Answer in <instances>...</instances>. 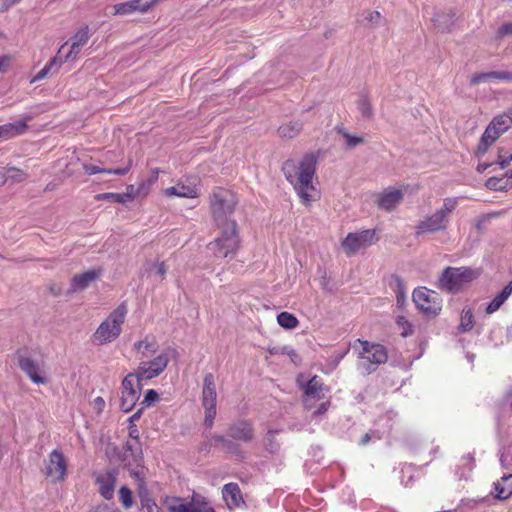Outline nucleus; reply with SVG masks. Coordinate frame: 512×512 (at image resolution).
<instances>
[{
	"label": "nucleus",
	"instance_id": "13d9d810",
	"mask_svg": "<svg viewBox=\"0 0 512 512\" xmlns=\"http://www.w3.org/2000/svg\"><path fill=\"white\" fill-rule=\"evenodd\" d=\"M83 170L87 175H95L97 173H105L106 169L95 164H84Z\"/></svg>",
	"mask_w": 512,
	"mask_h": 512
},
{
	"label": "nucleus",
	"instance_id": "5701e85b",
	"mask_svg": "<svg viewBox=\"0 0 512 512\" xmlns=\"http://www.w3.org/2000/svg\"><path fill=\"white\" fill-rule=\"evenodd\" d=\"M222 496L230 509L239 507L244 503L240 487L237 483L225 484L222 488Z\"/></svg>",
	"mask_w": 512,
	"mask_h": 512
},
{
	"label": "nucleus",
	"instance_id": "393cba45",
	"mask_svg": "<svg viewBox=\"0 0 512 512\" xmlns=\"http://www.w3.org/2000/svg\"><path fill=\"white\" fill-rule=\"evenodd\" d=\"M137 492L143 512H162L155 500L150 496L146 481L140 479V483L137 484Z\"/></svg>",
	"mask_w": 512,
	"mask_h": 512
},
{
	"label": "nucleus",
	"instance_id": "f3484780",
	"mask_svg": "<svg viewBox=\"0 0 512 512\" xmlns=\"http://www.w3.org/2000/svg\"><path fill=\"white\" fill-rule=\"evenodd\" d=\"M165 504L169 512H200L203 496L194 494L188 503L180 497H167Z\"/></svg>",
	"mask_w": 512,
	"mask_h": 512
},
{
	"label": "nucleus",
	"instance_id": "cd10ccee",
	"mask_svg": "<svg viewBox=\"0 0 512 512\" xmlns=\"http://www.w3.org/2000/svg\"><path fill=\"white\" fill-rule=\"evenodd\" d=\"M27 130V121L19 120L9 122L0 126V139L8 140L16 136L22 135Z\"/></svg>",
	"mask_w": 512,
	"mask_h": 512
},
{
	"label": "nucleus",
	"instance_id": "8fccbe9b",
	"mask_svg": "<svg viewBox=\"0 0 512 512\" xmlns=\"http://www.w3.org/2000/svg\"><path fill=\"white\" fill-rule=\"evenodd\" d=\"M512 161V153L507 151L505 148L498 149V160L497 164L501 169H505Z\"/></svg>",
	"mask_w": 512,
	"mask_h": 512
},
{
	"label": "nucleus",
	"instance_id": "bf43d9fd",
	"mask_svg": "<svg viewBox=\"0 0 512 512\" xmlns=\"http://www.w3.org/2000/svg\"><path fill=\"white\" fill-rule=\"evenodd\" d=\"M103 199H112L115 202L118 203H124L126 201V198L129 197L126 194H120V193H105L101 195Z\"/></svg>",
	"mask_w": 512,
	"mask_h": 512
},
{
	"label": "nucleus",
	"instance_id": "3c124183",
	"mask_svg": "<svg viewBox=\"0 0 512 512\" xmlns=\"http://www.w3.org/2000/svg\"><path fill=\"white\" fill-rule=\"evenodd\" d=\"M396 324L402 328L401 336L407 337L412 334L413 329L410 322L404 316H398L396 319Z\"/></svg>",
	"mask_w": 512,
	"mask_h": 512
},
{
	"label": "nucleus",
	"instance_id": "79ce46f5",
	"mask_svg": "<svg viewBox=\"0 0 512 512\" xmlns=\"http://www.w3.org/2000/svg\"><path fill=\"white\" fill-rule=\"evenodd\" d=\"M474 326V316L471 309H463L459 324L460 332H468Z\"/></svg>",
	"mask_w": 512,
	"mask_h": 512
},
{
	"label": "nucleus",
	"instance_id": "9d476101",
	"mask_svg": "<svg viewBox=\"0 0 512 512\" xmlns=\"http://www.w3.org/2000/svg\"><path fill=\"white\" fill-rule=\"evenodd\" d=\"M143 380L138 379V376L134 373H128L122 380L120 386V408L124 412H130L141 395Z\"/></svg>",
	"mask_w": 512,
	"mask_h": 512
},
{
	"label": "nucleus",
	"instance_id": "f704fd0d",
	"mask_svg": "<svg viewBox=\"0 0 512 512\" xmlns=\"http://www.w3.org/2000/svg\"><path fill=\"white\" fill-rule=\"evenodd\" d=\"M454 13L438 12L433 17L435 27L441 32H448L454 25Z\"/></svg>",
	"mask_w": 512,
	"mask_h": 512
},
{
	"label": "nucleus",
	"instance_id": "6ab92c4d",
	"mask_svg": "<svg viewBox=\"0 0 512 512\" xmlns=\"http://www.w3.org/2000/svg\"><path fill=\"white\" fill-rule=\"evenodd\" d=\"M402 199L403 193L400 189L388 188L377 195L376 203L380 209L392 211L400 204Z\"/></svg>",
	"mask_w": 512,
	"mask_h": 512
},
{
	"label": "nucleus",
	"instance_id": "e433bc0d",
	"mask_svg": "<svg viewBox=\"0 0 512 512\" xmlns=\"http://www.w3.org/2000/svg\"><path fill=\"white\" fill-rule=\"evenodd\" d=\"M303 124L300 121H290L281 125L278 132L281 137L292 139L296 137L302 130Z\"/></svg>",
	"mask_w": 512,
	"mask_h": 512
},
{
	"label": "nucleus",
	"instance_id": "9b49d317",
	"mask_svg": "<svg viewBox=\"0 0 512 512\" xmlns=\"http://www.w3.org/2000/svg\"><path fill=\"white\" fill-rule=\"evenodd\" d=\"M413 302L426 316H437L442 310V299L440 295L426 287H420L413 291Z\"/></svg>",
	"mask_w": 512,
	"mask_h": 512
},
{
	"label": "nucleus",
	"instance_id": "a18cd8bd",
	"mask_svg": "<svg viewBox=\"0 0 512 512\" xmlns=\"http://www.w3.org/2000/svg\"><path fill=\"white\" fill-rule=\"evenodd\" d=\"M119 500L125 509L133 506L132 492L127 486H122L119 490Z\"/></svg>",
	"mask_w": 512,
	"mask_h": 512
},
{
	"label": "nucleus",
	"instance_id": "49530a36",
	"mask_svg": "<svg viewBox=\"0 0 512 512\" xmlns=\"http://www.w3.org/2000/svg\"><path fill=\"white\" fill-rule=\"evenodd\" d=\"M389 287L392 289L395 295L406 293L405 284L402 278L397 274L391 275L389 280Z\"/></svg>",
	"mask_w": 512,
	"mask_h": 512
},
{
	"label": "nucleus",
	"instance_id": "f03ea898",
	"mask_svg": "<svg viewBox=\"0 0 512 512\" xmlns=\"http://www.w3.org/2000/svg\"><path fill=\"white\" fill-rule=\"evenodd\" d=\"M481 273L482 270L480 268L448 266L442 271L437 286L442 291L457 294L466 285L478 279Z\"/></svg>",
	"mask_w": 512,
	"mask_h": 512
},
{
	"label": "nucleus",
	"instance_id": "0eeeda50",
	"mask_svg": "<svg viewBox=\"0 0 512 512\" xmlns=\"http://www.w3.org/2000/svg\"><path fill=\"white\" fill-rule=\"evenodd\" d=\"M121 460L128 469L130 476L140 483L145 481L147 469L143 465V453L140 441H126L123 446Z\"/></svg>",
	"mask_w": 512,
	"mask_h": 512
},
{
	"label": "nucleus",
	"instance_id": "423d86ee",
	"mask_svg": "<svg viewBox=\"0 0 512 512\" xmlns=\"http://www.w3.org/2000/svg\"><path fill=\"white\" fill-rule=\"evenodd\" d=\"M361 346L358 353L357 369L361 374L369 375L375 372L379 365L384 364L388 359L386 348L378 343H371L367 340H357Z\"/></svg>",
	"mask_w": 512,
	"mask_h": 512
},
{
	"label": "nucleus",
	"instance_id": "de8ad7c7",
	"mask_svg": "<svg viewBox=\"0 0 512 512\" xmlns=\"http://www.w3.org/2000/svg\"><path fill=\"white\" fill-rule=\"evenodd\" d=\"M278 432V430H269L264 438L265 447L271 453H275L279 449V444L274 440Z\"/></svg>",
	"mask_w": 512,
	"mask_h": 512
},
{
	"label": "nucleus",
	"instance_id": "a19ab883",
	"mask_svg": "<svg viewBox=\"0 0 512 512\" xmlns=\"http://www.w3.org/2000/svg\"><path fill=\"white\" fill-rule=\"evenodd\" d=\"M278 324L285 329H294L298 326V319L289 312H281L277 315Z\"/></svg>",
	"mask_w": 512,
	"mask_h": 512
},
{
	"label": "nucleus",
	"instance_id": "338daca9",
	"mask_svg": "<svg viewBox=\"0 0 512 512\" xmlns=\"http://www.w3.org/2000/svg\"><path fill=\"white\" fill-rule=\"evenodd\" d=\"M200 512H215V509L211 507L207 499L203 496V504L200 506Z\"/></svg>",
	"mask_w": 512,
	"mask_h": 512
},
{
	"label": "nucleus",
	"instance_id": "4c0bfd02",
	"mask_svg": "<svg viewBox=\"0 0 512 512\" xmlns=\"http://www.w3.org/2000/svg\"><path fill=\"white\" fill-rule=\"evenodd\" d=\"M503 71H490V72H481L474 74L471 79V85H477L480 83L490 82L492 80H503Z\"/></svg>",
	"mask_w": 512,
	"mask_h": 512
},
{
	"label": "nucleus",
	"instance_id": "aec40b11",
	"mask_svg": "<svg viewBox=\"0 0 512 512\" xmlns=\"http://www.w3.org/2000/svg\"><path fill=\"white\" fill-rule=\"evenodd\" d=\"M216 385L212 373H207L203 380L202 405L204 409H216Z\"/></svg>",
	"mask_w": 512,
	"mask_h": 512
},
{
	"label": "nucleus",
	"instance_id": "c03bdc74",
	"mask_svg": "<svg viewBox=\"0 0 512 512\" xmlns=\"http://www.w3.org/2000/svg\"><path fill=\"white\" fill-rule=\"evenodd\" d=\"M148 271L154 273L159 281H162L165 278L167 267L163 261H155L148 263Z\"/></svg>",
	"mask_w": 512,
	"mask_h": 512
},
{
	"label": "nucleus",
	"instance_id": "69168bd1",
	"mask_svg": "<svg viewBox=\"0 0 512 512\" xmlns=\"http://www.w3.org/2000/svg\"><path fill=\"white\" fill-rule=\"evenodd\" d=\"M129 437H130L129 441H135V440L139 441V431L135 424H131L129 426Z\"/></svg>",
	"mask_w": 512,
	"mask_h": 512
},
{
	"label": "nucleus",
	"instance_id": "774afa93",
	"mask_svg": "<svg viewBox=\"0 0 512 512\" xmlns=\"http://www.w3.org/2000/svg\"><path fill=\"white\" fill-rule=\"evenodd\" d=\"M114 509L110 508L108 505H99L95 507L92 512H113Z\"/></svg>",
	"mask_w": 512,
	"mask_h": 512
},
{
	"label": "nucleus",
	"instance_id": "1a4fd4ad",
	"mask_svg": "<svg viewBox=\"0 0 512 512\" xmlns=\"http://www.w3.org/2000/svg\"><path fill=\"white\" fill-rule=\"evenodd\" d=\"M170 362L168 350H162L151 359H143L139 362L134 373L140 380H151L161 375Z\"/></svg>",
	"mask_w": 512,
	"mask_h": 512
},
{
	"label": "nucleus",
	"instance_id": "20e7f679",
	"mask_svg": "<svg viewBox=\"0 0 512 512\" xmlns=\"http://www.w3.org/2000/svg\"><path fill=\"white\" fill-rule=\"evenodd\" d=\"M236 204L237 200L233 192L220 187L214 189L210 196V207L218 227L236 223L235 220L231 219Z\"/></svg>",
	"mask_w": 512,
	"mask_h": 512
},
{
	"label": "nucleus",
	"instance_id": "412c9836",
	"mask_svg": "<svg viewBox=\"0 0 512 512\" xmlns=\"http://www.w3.org/2000/svg\"><path fill=\"white\" fill-rule=\"evenodd\" d=\"M155 0L145 1L143 0H131L128 2H123L119 4H115L113 9V15H129L136 11L146 12L152 6Z\"/></svg>",
	"mask_w": 512,
	"mask_h": 512
},
{
	"label": "nucleus",
	"instance_id": "e2e57ef3",
	"mask_svg": "<svg viewBox=\"0 0 512 512\" xmlns=\"http://www.w3.org/2000/svg\"><path fill=\"white\" fill-rule=\"evenodd\" d=\"M130 169V166H126V167H123V168H116V169H107L105 170V173L106 174H113V175H119V176H124L128 173Z\"/></svg>",
	"mask_w": 512,
	"mask_h": 512
},
{
	"label": "nucleus",
	"instance_id": "09e8293b",
	"mask_svg": "<svg viewBox=\"0 0 512 512\" xmlns=\"http://www.w3.org/2000/svg\"><path fill=\"white\" fill-rule=\"evenodd\" d=\"M358 109L361 115L365 118L373 116V109L367 96H362L358 101Z\"/></svg>",
	"mask_w": 512,
	"mask_h": 512
},
{
	"label": "nucleus",
	"instance_id": "dca6fc26",
	"mask_svg": "<svg viewBox=\"0 0 512 512\" xmlns=\"http://www.w3.org/2000/svg\"><path fill=\"white\" fill-rule=\"evenodd\" d=\"M228 437L235 441L244 443L251 442L255 437V429L251 421L239 419L231 423L228 427Z\"/></svg>",
	"mask_w": 512,
	"mask_h": 512
},
{
	"label": "nucleus",
	"instance_id": "473e14b6",
	"mask_svg": "<svg viewBox=\"0 0 512 512\" xmlns=\"http://www.w3.org/2000/svg\"><path fill=\"white\" fill-rule=\"evenodd\" d=\"M211 439L215 442V444L220 445L227 452L236 455L239 458H243V451L241 450L240 446L233 441L232 438L230 439V437L228 438L223 435H214L211 437Z\"/></svg>",
	"mask_w": 512,
	"mask_h": 512
},
{
	"label": "nucleus",
	"instance_id": "f257e3e1",
	"mask_svg": "<svg viewBox=\"0 0 512 512\" xmlns=\"http://www.w3.org/2000/svg\"><path fill=\"white\" fill-rule=\"evenodd\" d=\"M317 157L313 153L303 156L299 163L287 160L282 167L288 182L294 187L301 202L310 204L319 198V192L313 184Z\"/></svg>",
	"mask_w": 512,
	"mask_h": 512
},
{
	"label": "nucleus",
	"instance_id": "052dcab7",
	"mask_svg": "<svg viewBox=\"0 0 512 512\" xmlns=\"http://www.w3.org/2000/svg\"><path fill=\"white\" fill-rule=\"evenodd\" d=\"M330 407V401H324L320 403V405L313 411L312 416L313 417H319L321 415H324Z\"/></svg>",
	"mask_w": 512,
	"mask_h": 512
},
{
	"label": "nucleus",
	"instance_id": "0e129e2a",
	"mask_svg": "<svg viewBox=\"0 0 512 512\" xmlns=\"http://www.w3.org/2000/svg\"><path fill=\"white\" fill-rule=\"evenodd\" d=\"M348 352H349V348L335 352L332 356L334 365H338L340 363V361L347 355Z\"/></svg>",
	"mask_w": 512,
	"mask_h": 512
},
{
	"label": "nucleus",
	"instance_id": "5fc2aeb1",
	"mask_svg": "<svg viewBox=\"0 0 512 512\" xmlns=\"http://www.w3.org/2000/svg\"><path fill=\"white\" fill-rule=\"evenodd\" d=\"M366 19L371 23L372 26H380L383 23V17L378 11L370 12Z\"/></svg>",
	"mask_w": 512,
	"mask_h": 512
},
{
	"label": "nucleus",
	"instance_id": "ea45409f",
	"mask_svg": "<svg viewBox=\"0 0 512 512\" xmlns=\"http://www.w3.org/2000/svg\"><path fill=\"white\" fill-rule=\"evenodd\" d=\"M485 186L492 191H505L512 186V181L493 176L486 180Z\"/></svg>",
	"mask_w": 512,
	"mask_h": 512
},
{
	"label": "nucleus",
	"instance_id": "ddd939ff",
	"mask_svg": "<svg viewBox=\"0 0 512 512\" xmlns=\"http://www.w3.org/2000/svg\"><path fill=\"white\" fill-rule=\"evenodd\" d=\"M44 473L53 483L65 481L67 477V461L63 453L54 449L48 456L45 463Z\"/></svg>",
	"mask_w": 512,
	"mask_h": 512
},
{
	"label": "nucleus",
	"instance_id": "2f4dec72",
	"mask_svg": "<svg viewBox=\"0 0 512 512\" xmlns=\"http://www.w3.org/2000/svg\"><path fill=\"white\" fill-rule=\"evenodd\" d=\"M168 196H177L184 198H195L198 195L197 188L191 185L177 183L175 186L169 187L165 190Z\"/></svg>",
	"mask_w": 512,
	"mask_h": 512
},
{
	"label": "nucleus",
	"instance_id": "37998d69",
	"mask_svg": "<svg viewBox=\"0 0 512 512\" xmlns=\"http://www.w3.org/2000/svg\"><path fill=\"white\" fill-rule=\"evenodd\" d=\"M338 132L345 139V144H346V146L348 148H354V147L364 143L363 137L350 135L349 132L345 128H343V127L342 128H338Z\"/></svg>",
	"mask_w": 512,
	"mask_h": 512
},
{
	"label": "nucleus",
	"instance_id": "c756f323",
	"mask_svg": "<svg viewBox=\"0 0 512 512\" xmlns=\"http://www.w3.org/2000/svg\"><path fill=\"white\" fill-rule=\"evenodd\" d=\"M494 489L497 499H508L512 495V474L502 476L500 480L494 483Z\"/></svg>",
	"mask_w": 512,
	"mask_h": 512
},
{
	"label": "nucleus",
	"instance_id": "b1692460",
	"mask_svg": "<svg viewBox=\"0 0 512 512\" xmlns=\"http://www.w3.org/2000/svg\"><path fill=\"white\" fill-rule=\"evenodd\" d=\"M67 43L63 44L60 49L58 50L56 56H54L52 59L49 60L48 63L39 71L37 74L33 77L32 83L40 81L44 78H46L50 73H55L57 70L61 67V65L66 62L67 60H64V57L62 56V52L64 47Z\"/></svg>",
	"mask_w": 512,
	"mask_h": 512
},
{
	"label": "nucleus",
	"instance_id": "58836bf2",
	"mask_svg": "<svg viewBox=\"0 0 512 512\" xmlns=\"http://www.w3.org/2000/svg\"><path fill=\"white\" fill-rule=\"evenodd\" d=\"M512 126L511 120L504 113L498 114L490 121V130L495 129L500 134H504Z\"/></svg>",
	"mask_w": 512,
	"mask_h": 512
},
{
	"label": "nucleus",
	"instance_id": "39448f33",
	"mask_svg": "<svg viewBox=\"0 0 512 512\" xmlns=\"http://www.w3.org/2000/svg\"><path fill=\"white\" fill-rule=\"evenodd\" d=\"M218 228L220 229V234L214 241L209 243L208 249L217 258L233 259L240 248L237 223H230Z\"/></svg>",
	"mask_w": 512,
	"mask_h": 512
},
{
	"label": "nucleus",
	"instance_id": "2eb2a0df",
	"mask_svg": "<svg viewBox=\"0 0 512 512\" xmlns=\"http://www.w3.org/2000/svg\"><path fill=\"white\" fill-rule=\"evenodd\" d=\"M396 416L397 413L393 410H390L384 416H381L378 420V425L381 426V429L370 430L369 432L365 433L361 437L359 445L365 446L369 444L371 441L379 440L384 435L389 434L393 427L392 420Z\"/></svg>",
	"mask_w": 512,
	"mask_h": 512
},
{
	"label": "nucleus",
	"instance_id": "4468645a",
	"mask_svg": "<svg viewBox=\"0 0 512 512\" xmlns=\"http://www.w3.org/2000/svg\"><path fill=\"white\" fill-rule=\"evenodd\" d=\"M449 219L442 211L436 210L435 213L420 221L415 227L417 236L426 233H436L447 229Z\"/></svg>",
	"mask_w": 512,
	"mask_h": 512
},
{
	"label": "nucleus",
	"instance_id": "f8f14e48",
	"mask_svg": "<svg viewBox=\"0 0 512 512\" xmlns=\"http://www.w3.org/2000/svg\"><path fill=\"white\" fill-rule=\"evenodd\" d=\"M375 229H365L359 232H351L342 240V248L347 255L366 249L378 241Z\"/></svg>",
	"mask_w": 512,
	"mask_h": 512
},
{
	"label": "nucleus",
	"instance_id": "c9c22d12",
	"mask_svg": "<svg viewBox=\"0 0 512 512\" xmlns=\"http://www.w3.org/2000/svg\"><path fill=\"white\" fill-rule=\"evenodd\" d=\"M475 467V458L474 453H468L464 455L458 464V470L457 473L459 474L460 478L466 479L470 472Z\"/></svg>",
	"mask_w": 512,
	"mask_h": 512
},
{
	"label": "nucleus",
	"instance_id": "a211bd4d",
	"mask_svg": "<svg viewBox=\"0 0 512 512\" xmlns=\"http://www.w3.org/2000/svg\"><path fill=\"white\" fill-rule=\"evenodd\" d=\"M117 475L118 471L116 469H110L96 475L99 493L106 500H111L114 497Z\"/></svg>",
	"mask_w": 512,
	"mask_h": 512
},
{
	"label": "nucleus",
	"instance_id": "603ef678",
	"mask_svg": "<svg viewBox=\"0 0 512 512\" xmlns=\"http://www.w3.org/2000/svg\"><path fill=\"white\" fill-rule=\"evenodd\" d=\"M457 204V198H445L443 201V207L438 210L442 211L444 215H446V218L448 219L449 214L455 210Z\"/></svg>",
	"mask_w": 512,
	"mask_h": 512
},
{
	"label": "nucleus",
	"instance_id": "a878e982",
	"mask_svg": "<svg viewBox=\"0 0 512 512\" xmlns=\"http://www.w3.org/2000/svg\"><path fill=\"white\" fill-rule=\"evenodd\" d=\"M303 388L307 406L309 400H320L325 395V386L322 380L317 376L312 377Z\"/></svg>",
	"mask_w": 512,
	"mask_h": 512
},
{
	"label": "nucleus",
	"instance_id": "680f3d73",
	"mask_svg": "<svg viewBox=\"0 0 512 512\" xmlns=\"http://www.w3.org/2000/svg\"><path fill=\"white\" fill-rule=\"evenodd\" d=\"M22 0H2L0 5V13L7 12L11 7L20 3Z\"/></svg>",
	"mask_w": 512,
	"mask_h": 512
},
{
	"label": "nucleus",
	"instance_id": "7ed1b4c3",
	"mask_svg": "<svg viewBox=\"0 0 512 512\" xmlns=\"http://www.w3.org/2000/svg\"><path fill=\"white\" fill-rule=\"evenodd\" d=\"M127 312L125 303L118 305L92 334V343L96 346H102L115 341L122 332V325L125 322Z\"/></svg>",
	"mask_w": 512,
	"mask_h": 512
},
{
	"label": "nucleus",
	"instance_id": "7c9ffc66",
	"mask_svg": "<svg viewBox=\"0 0 512 512\" xmlns=\"http://www.w3.org/2000/svg\"><path fill=\"white\" fill-rule=\"evenodd\" d=\"M512 294V280L487 305V314L496 312Z\"/></svg>",
	"mask_w": 512,
	"mask_h": 512
},
{
	"label": "nucleus",
	"instance_id": "864d4df0",
	"mask_svg": "<svg viewBox=\"0 0 512 512\" xmlns=\"http://www.w3.org/2000/svg\"><path fill=\"white\" fill-rule=\"evenodd\" d=\"M159 399L158 393L153 390L149 389L146 391L144 395V399L141 402V406L143 408L151 406L154 402H156Z\"/></svg>",
	"mask_w": 512,
	"mask_h": 512
},
{
	"label": "nucleus",
	"instance_id": "bb28decb",
	"mask_svg": "<svg viewBox=\"0 0 512 512\" xmlns=\"http://www.w3.org/2000/svg\"><path fill=\"white\" fill-rule=\"evenodd\" d=\"M158 344L154 336L146 335L133 344V349L142 359L149 358L157 352Z\"/></svg>",
	"mask_w": 512,
	"mask_h": 512
},
{
	"label": "nucleus",
	"instance_id": "6e6d98bb",
	"mask_svg": "<svg viewBox=\"0 0 512 512\" xmlns=\"http://www.w3.org/2000/svg\"><path fill=\"white\" fill-rule=\"evenodd\" d=\"M510 35H512V22L503 23L497 31V37L503 38Z\"/></svg>",
	"mask_w": 512,
	"mask_h": 512
},
{
	"label": "nucleus",
	"instance_id": "c85d7f7f",
	"mask_svg": "<svg viewBox=\"0 0 512 512\" xmlns=\"http://www.w3.org/2000/svg\"><path fill=\"white\" fill-rule=\"evenodd\" d=\"M489 129H490V123L486 127V129H485L484 133L482 134V136L479 140V143L477 145V149L475 152L477 157L484 156L487 153L489 147L494 142H496L497 139L502 135V134L498 133V131L495 129H492L489 132Z\"/></svg>",
	"mask_w": 512,
	"mask_h": 512
},
{
	"label": "nucleus",
	"instance_id": "4d7b16f0",
	"mask_svg": "<svg viewBox=\"0 0 512 512\" xmlns=\"http://www.w3.org/2000/svg\"><path fill=\"white\" fill-rule=\"evenodd\" d=\"M205 410V419L204 425L207 428H212L214 424V419L216 417V409H204Z\"/></svg>",
	"mask_w": 512,
	"mask_h": 512
},
{
	"label": "nucleus",
	"instance_id": "6e6552de",
	"mask_svg": "<svg viewBox=\"0 0 512 512\" xmlns=\"http://www.w3.org/2000/svg\"><path fill=\"white\" fill-rule=\"evenodd\" d=\"M17 364L21 371L37 385H45L49 379L44 370V361L34 358L27 348L18 349L16 352Z\"/></svg>",
	"mask_w": 512,
	"mask_h": 512
},
{
	"label": "nucleus",
	"instance_id": "4be33fe9",
	"mask_svg": "<svg viewBox=\"0 0 512 512\" xmlns=\"http://www.w3.org/2000/svg\"><path fill=\"white\" fill-rule=\"evenodd\" d=\"M89 38L90 34L88 26L80 28L71 39L72 43L70 50L65 55H62L64 60L68 61L73 59L80 52L82 47L88 42Z\"/></svg>",
	"mask_w": 512,
	"mask_h": 512
},
{
	"label": "nucleus",
	"instance_id": "72a5a7b5",
	"mask_svg": "<svg viewBox=\"0 0 512 512\" xmlns=\"http://www.w3.org/2000/svg\"><path fill=\"white\" fill-rule=\"evenodd\" d=\"M98 277L99 272L96 270H88L84 273L77 274L72 278V288L74 290L84 289Z\"/></svg>",
	"mask_w": 512,
	"mask_h": 512
}]
</instances>
